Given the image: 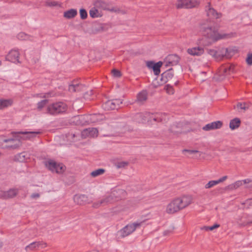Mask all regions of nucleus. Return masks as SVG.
Returning <instances> with one entry per match:
<instances>
[{
    "instance_id": "26",
    "label": "nucleus",
    "mask_w": 252,
    "mask_h": 252,
    "mask_svg": "<svg viewBox=\"0 0 252 252\" xmlns=\"http://www.w3.org/2000/svg\"><path fill=\"white\" fill-rule=\"evenodd\" d=\"M90 115H81L78 116L77 118L79 121V124L82 125H85L91 124L90 123Z\"/></svg>"
},
{
    "instance_id": "20",
    "label": "nucleus",
    "mask_w": 252,
    "mask_h": 252,
    "mask_svg": "<svg viewBox=\"0 0 252 252\" xmlns=\"http://www.w3.org/2000/svg\"><path fill=\"white\" fill-rule=\"evenodd\" d=\"M18 189H10L6 191L1 192L0 196L3 199H8L14 197L18 193Z\"/></svg>"
},
{
    "instance_id": "18",
    "label": "nucleus",
    "mask_w": 252,
    "mask_h": 252,
    "mask_svg": "<svg viewBox=\"0 0 252 252\" xmlns=\"http://www.w3.org/2000/svg\"><path fill=\"white\" fill-rule=\"evenodd\" d=\"M174 74L172 69H169L167 71L162 73L160 77V81L161 84H164L167 82L169 80L171 79L173 77Z\"/></svg>"
},
{
    "instance_id": "57",
    "label": "nucleus",
    "mask_w": 252,
    "mask_h": 252,
    "mask_svg": "<svg viewBox=\"0 0 252 252\" xmlns=\"http://www.w3.org/2000/svg\"><path fill=\"white\" fill-rule=\"evenodd\" d=\"M202 229L206 231H208L210 230V226H204Z\"/></svg>"
},
{
    "instance_id": "28",
    "label": "nucleus",
    "mask_w": 252,
    "mask_h": 252,
    "mask_svg": "<svg viewBox=\"0 0 252 252\" xmlns=\"http://www.w3.org/2000/svg\"><path fill=\"white\" fill-rule=\"evenodd\" d=\"M147 98V94L146 92L142 91L137 94L136 101L140 103H142L146 101Z\"/></svg>"
},
{
    "instance_id": "39",
    "label": "nucleus",
    "mask_w": 252,
    "mask_h": 252,
    "mask_svg": "<svg viewBox=\"0 0 252 252\" xmlns=\"http://www.w3.org/2000/svg\"><path fill=\"white\" fill-rule=\"evenodd\" d=\"M48 103V100L47 99H44L39 102L37 103V109L39 110H41Z\"/></svg>"
},
{
    "instance_id": "27",
    "label": "nucleus",
    "mask_w": 252,
    "mask_h": 252,
    "mask_svg": "<svg viewBox=\"0 0 252 252\" xmlns=\"http://www.w3.org/2000/svg\"><path fill=\"white\" fill-rule=\"evenodd\" d=\"M90 123H97L102 119V116L97 114H90Z\"/></svg>"
},
{
    "instance_id": "31",
    "label": "nucleus",
    "mask_w": 252,
    "mask_h": 252,
    "mask_svg": "<svg viewBox=\"0 0 252 252\" xmlns=\"http://www.w3.org/2000/svg\"><path fill=\"white\" fill-rule=\"evenodd\" d=\"M40 245L41 243L40 242H34L27 246L25 247V250L26 251H28V250H33L38 248Z\"/></svg>"
},
{
    "instance_id": "52",
    "label": "nucleus",
    "mask_w": 252,
    "mask_h": 252,
    "mask_svg": "<svg viewBox=\"0 0 252 252\" xmlns=\"http://www.w3.org/2000/svg\"><path fill=\"white\" fill-rule=\"evenodd\" d=\"M156 64L154 62L152 61H148L147 62V66L150 68L153 69V66Z\"/></svg>"
},
{
    "instance_id": "48",
    "label": "nucleus",
    "mask_w": 252,
    "mask_h": 252,
    "mask_svg": "<svg viewBox=\"0 0 252 252\" xmlns=\"http://www.w3.org/2000/svg\"><path fill=\"white\" fill-rule=\"evenodd\" d=\"M242 181V185L243 184H251L250 185H248L247 186V188H252V181L251 180L249 179H246L243 180H241Z\"/></svg>"
},
{
    "instance_id": "8",
    "label": "nucleus",
    "mask_w": 252,
    "mask_h": 252,
    "mask_svg": "<svg viewBox=\"0 0 252 252\" xmlns=\"http://www.w3.org/2000/svg\"><path fill=\"white\" fill-rule=\"evenodd\" d=\"M122 103L121 99L109 100L102 104V107L105 110H114L118 109Z\"/></svg>"
},
{
    "instance_id": "10",
    "label": "nucleus",
    "mask_w": 252,
    "mask_h": 252,
    "mask_svg": "<svg viewBox=\"0 0 252 252\" xmlns=\"http://www.w3.org/2000/svg\"><path fill=\"white\" fill-rule=\"evenodd\" d=\"M176 198L181 210L188 207L192 201V197L190 195H183Z\"/></svg>"
},
{
    "instance_id": "6",
    "label": "nucleus",
    "mask_w": 252,
    "mask_h": 252,
    "mask_svg": "<svg viewBox=\"0 0 252 252\" xmlns=\"http://www.w3.org/2000/svg\"><path fill=\"white\" fill-rule=\"evenodd\" d=\"M236 50L232 47L220 48L217 50V59H221L223 57L230 58L235 53Z\"/></svg>"
},
{
    "instance_id": "40",
    "label": "nucleus",
    "mask_w": 252,
    "mask_h": 252,
    "mask_svg": "<svg viewBox=\"0 0 252 252\" xmlns=\"http://www.w3.org/2000/svg\"><path fill=\"white\" fill-rule=\"evenodd\" d=\"M80 18L83 19H86L87 18L88 14L86 10L85 9H81L79 11Z\"/></svg>"
},
{
    "instance_id": "32",
    "label": "nucleus",
    "mask_w": 252,
    "mask_h": 252,
    "mask_svg": "<svg viewBox=\"0 0 252 252\" xmlns=\"http://www.w3.org/2000/svg\"><path fill=\"white\" fill-rule=\"evenodd\" d=\"M90 15L92 18H97L101 16L98 10L94 7L91 9L89 11Z\"/></svg>"
},
{
    "instance_id": "5",
    "label": "nucleus",
    "mask_w": 252,
    "mask_h": 252,
    "mask_svg": "<svg viewBox=\"0 0 252 252\" xmlns=\"http://www.w3.org/2000/svg\"><path fill=\"white\" fill-rule=\"evenodd\" d=\"M45 165L52 172L57 173H62L65 170V166L62 163H57L51 159L45 161Z\"/></svg>"
},
{
    "instance_id": "55",
    "label": "nucleus",
    "mask_w": 252,
    "mask_h": 252,
    "mask_svg": "<svg viewBox=\"0 0 252 252\" xmlns=\"http://www.w3.org/2000/svg\"><path fill=\"white\" fill-rule=\"evenodd\" d=\"M227 177L226 176H223L222 177L220 178L218 180H216L218 184L220 182H222L224 181H225L227 179Z\"/></svg>"
},
{
    "instance_id": "16",
    "label": "nucleus",
    "mask_w": 252,
    "mask_h": 252,
    "mask_svg": "<svg viewBox=\"0 0 252 252\" xmlns=\"http://www.w3.org/2000/svg\"><path fill=\"white\" fill-rule=\"evenodd\" d=\"M204 52V48L201 46H196L189 48L187 50V53L193 56H200L203 54Z\"/></svg>"
},
{
    "instance_id": "1",
    "label": "nucleus",
    "mask_w": 252,
    "mask_h": 252,
    "mask_svg": "<svg viewBox=\"0 0 252 252\" xmlns=\"http://www.w3.org/2000/svg\"><path fill=\"white\" fill-rule=\"evenodd\" d=\"M40 133L39 131H20L16 133L14 138L5 139L3 141L7 143L5 147L10 149H16L21 145V140H31Z\"/></svg>"
},
{
    "instance_id": "43",
    "label": "nucleus",
    "mask_w": 252,
    "mask_h": 252,
    "mask_svg": "<svg viewBox=\"0 0 252 252\" xmlns=\"http://www.w3.org/2000/svg\"><path fill=\"white\" fill-rule=\"evenodd\" d=\"M96 6L100 7L102 9L105 10L107 9V5L106 3L103 1H97L96 3Z\"/></svg>"
},
{
    "instance_id": "37",
    "label": "nucleus",
    "mask_w": 252,
    "mask_h": 252,
    "mask_svg": "<svg viewBox=\"0 0 252 252\" xmlns=\"http://www.w3.org/2000/svg\"><path fill=\"white\" fill-rule=\"evenodd\" d=\"M242 186V181H237L234 183L233 184H232L228 186V188L230 189H236L239 187Z\"/></svg>"
},
{
    "instance_id": "36",
    "label": "nucleus",
    "mask_w": 252,
    "mask_h": 252,
    "mask_svg": "<svg viewBox=\"0 0 252 252\" xmlns=\"http://www.w3.org/2000/svg\"><path fill=\"white\" fill-rule=\"evenodd\" d=\"M17 37L19 39L23 40H31V36L26 34L24 32H20L17 35Z\"/></svg>"
},
{
    "instance_id": "44",
    "label": "nucleus",
    "mask_w": 252,
    "mask_h": 252,
    "mask_svg": "<svg viewBox=\"0 0 252 252\" xmlns=\"http://www.w3.org/2000/svg\"><path fill=\"white\" fill-rule=\"evenodd\" d=\"M237 107L238 108H240L242 110H246L248 109V106L247 104L245 103H238L237 104Z\"/></svg>"
},
{
    "instance_id": "51",
    "label": "nucleus",
    "mask_w": 252,
    "mask_h": 252,
    "mask_svg": "<svg viewBox=\"0 0 252 252\" xmlns=\"http://www.w3.org/2000/svg\"><path fill=\"white\" fill-rule=\"evenodd\" d=\"M183 152H188L189 155L198 153V151L197 150H184Z\"/></svg>"
},
{
    "instance_id": "58",
    "label": "nucleus",
    "mask_w": 252,
    "mask_h": 252,
    "mask_svg": "<svg viewBox=\"0 0 252 252\" xmlns=\"http://www.w3.org/2000/svg\"><path fill=\"white\" fill-rule=\"evenodd\" d=\"M168 93H170V94H172L173 93L172 87H169V90L168 91Z\"/></svg>"
},
{
    "instance_id": "33",
    "label": "nucleus",
    "mask_w": 252,
    "mask_h": 252,
    "mask_svg": "<svg viewBox=\"0 0 252 252\" xmlns=\"http://www.w3.org/2000/svg\"><path fill=\"white\" fill-rule=\"evenodd\" d=\"M81 85L79 83H76L70 85L68 87V90L71 92H74L79 91Z\"/></svg>"
},
{
    "instance_id": "2",
    "label": "nucleus",
    "mask_w": 252,
    "mask_h": 252,
    "mask_svg": "<svg viewBox=\"0 0 252 252\" xmlns=\"http://www.w3.org/2000/svg\"><path fill=\"white\" fill-rule=\"evenodd\" d=\"M201 30L202 34L210 41V44L222 39L231 38L235 35L232 32L227 34L219 33L217 29L212 27L203 26Z\"/></svg>"
},
{
    "instance_id": "45",
    "label": "nucleus",
    "mask_w": 252,
    "mask_h": 252,
    "mask_svg": "<svg viewBox=\"0 0 252 252\" xmlns=\"http://www.w3.org/2000/svg\"><path fill=\"white\" fill-rule=\"evenodd\" d=\"M45 4L49 7H54L59 5L58 2L56 1L46 2Z\"/></svg>"
},
{
    "instance_id": "38",
    "label": "nucleus",
    "mask_w": 252,
    "mask_h": 252,
    "mask_svg": "<svg viewBox=\"0 0 252 252\" xmlns=\"http://www.w3.org/2000/svg\"><path fill=\"white\" fill-rule=\"evenodd\" d=\"M79 136L78 134L75 133H68L66 135V137L70 142H74L76 141L75 139V137H77Z\"/></svg>"
},
{
    "instance_id": "49",
    "label": "nucleus",
    "mask_w": 252,
    "mask_h": 252,
    "mask_svg": "<svg viewBox=\"0 0 252 252\" xmlns=\"http://www.w3.org/2000/svg\"><path fill=\"white\" fill-rule=\"evenodd\" d=\"M113 75L115 77H119L121 76V73L120 71L116 69H114L112 71Z\"/></svg>"
},
{
    "instance_id": "7",
    "label": "nucleus",
    "mask_w": 252,
    "mask_h": 252,
    "mask_svg": "<svg viewBox=\"0 0 252 252\" xmlns=\"http://www.w3.org/2000/svg\"><path fill=\"white\" fill-rule=\"evenodd\" d=\"M115 195V192H113L108 196L102 197L99 201L94 202L93 207L94 208H98L101 206H104L109 203H112L114 201L113 197Z\"/></svg>"
},
{
    "instance_id": "3",
    "label": "nucleus",
    "mask_w": 252,
    "mask_h": 252,
    "mask_svg": "<svg viewBox=\"0 0 252 252\" xmlns=\"http://www.w3.org/2000/svg\"><path fill=\"white\" fill-rule=\"evenodd\" d=\"M67 109V105L63 102L60 101L49 105L47 110L48 113L55 115L65 112Z\"/></svg>"
},
{
    "instance_id": "19",
    "label": "nucleus",
    "mask_w": 252,
    "mask_h": 252,
    "mask_svg": "<svg viewBox=\"0 0 252 252\" xmlns=\"http://www.w3.org/2000/svg\"><path fill=\"white\" fill-rule=\"evenodd\" d=\"M222 125V122L220 121L214 122L206 125L203 127V129L205 131H209L220 128L221 127Z\"/></svg>"
},
{
    "instance_id": "13",
    "label": "nucleus",
    "mask_w": 252,
    "mask_h": 252,
    "mask_svg": "<svg viewBox=\"0 0 252 252\" xmlns=\"http://www.w3.org/2000/svg\"><path fill=\"white\" fill-rule=\"evenodd\" d=\"M181 210L176 198L172 200L167 205L166 212L168 214H174Z\"/></svg>"
},
{
    "instance_id": "54",
    "label": "nucleus",
    "mask_w": 252,
    "mask_h": 252,
    "mask_svg": "<svg viewBox=\"0 0 252 252\" xmlns=\"http://www.w3.org/2000/svg\"><path fill=\"white\" fill-rule=\"evenodd\" d=\"M31 197L32 199H37L40 197V194L38 193H33L31 195Z\"/></svg>"
},
{
    "instance_id": "60",
    "label": "nucleus",
    "mask_w": 252,
    "mask_h": 252,
    "mask_svg": "<svg viewBox=\"0 0 252 252\" xmlns=\"http://www.w3.org/2000/svg\"><path fill=\"white\" fill-rule=\"evenodd\" d=\"M1 61H0V65H1Z\"/></svg>"
},
{
    "instance_id": "50",
    "label": "nucleus",
    "mask_w": 252,
    "mask_h": 252,
    "mask_svg": "<svg viewBox=\"0 0 252 252\" xmlns=\"http://www.w3.org/2000/svg\"><path fill=\"white\" fill-rule=\"evenodd\" d=\"M246 62L249 65H252V54H249L248 55Z\"/></svg>"
},
{
    "instance_id": "22",
    "label": "nucleus",
    "mask_w": 252,
    "mask_h": 252,
    "mask_svg": "<svg viewBox=\"0 0 252 252\" xmlns=\"http://www.w3.org/2000/svg\"><path fill=\"white\" fill-rule=\"evenodd\" d=\"M30 158V155L28 153L23 152L15 156V160L19 162H25Z\"/></svg>"
},
{
    "instance_id": "15",
    "label": "nucleus",
    "mask_w": 252,
    "mask_h": 252,
    "mask_svg": "<svg viewBox=\"0 0 252 252\" xmlns=\"http://www.w3.org/2000/svg\"><path fill=\"white\" fill-rule=\"evenodd\" d=\"M19 53L17 50H12L6 57V60L13 63H19Z\"/></svg>"
},
{
    "instance_id": "14",
    "label": "nucleus",
    "mask_w": 252,
    "mask_h": 252,
    "mask_svg": "<svg viewBox=\"0 0 252 252\" xmlns=\"http://www.w3.org/2000/svg\"><path fill=\"white\" fill-rule=\"evenodd\" d=\"M98 130L96 128H88L82 131L81 136L83 138H86L87 137H96L98 135Z\"/></svg>"
},
{
    "instance_id": "35",
    "label": "nucleus",
    "mask_w": 252,
    "mask_h": 252,
    "mask_svg": "<svg viewBox=\"0 0 252 252\" xmlns=\"http://www.w3.org/2000/svg\"><path fill=\"white\" fill-rule=\"evenodd\" d=\"M105 172V170L102 168H99L92 171L91 173V175L93 177H97L99 175L103 174Z\"/></svg>"
},
{
    "instance_id": "25",
    "label": "nucleus",
    "mask_w": 252,
    "mask_h": 252,
    "mask_svg": "<svg viewBox=\"0 0 252 252\" xmlns=\"http://www.w3.org/2000/svg\"><path fill=\"white\" fill-rule=\"evenodd\" d=\"M207 15L212 18L218 19L221 17V14L217 12L214 8L209 7L208 9Z\"/></svg>"
},
{
    "instance_id": "21",
    "label": "nucleus",
    "mask_w": 252,
    "mask_h": 252,
    "mask_svg": "<svg viewBox=\"0 0 252 252\" xmlns=\"http://www.w3.org/2000/svg\"><path fill=\"white\" fill-rule=\"evenodd\" d=\"M149 116V112L139 113L135 114L134 119L137 123H144L147 122L146 118Z\"/></svg>"
},
{
    "instance_id": "17",
    "label": "nucleus",
    "mask_w": 252,
    "mask_h": 252,
    "mask_svg": "<svg viewBox=\"0 0 252 252\" xmlns=\"http://www.w3.org/2000/svg\"><path fill=\"white\" fill-rule=\"evenodd\" d=\"M74 202L79 205L90 203L88 196L84 194L75 195L73 198Z\"/></svg>"
},
{
    "instance_id": "41",
    "label": "nucleus",
    "mask_w": 252,
    "mask_h": 252,
    "mask_svg": "<svg viewBox=\"0 0 252 252\" xmlns=\"http://www.w3.org/2000/svg\"><path fill=\"white\" fill-rule=\"evenodd\" d=\"M218 184V183L216 180H212L209 181L205 186L206 189L211 188L214 186Z\"/></svg>"
},
{
    "instance_id": "23",
    "label": "nucleus",
    "mask_w": 252,
    "mask_h": 252,
    "mask_svg": "<svg viewBox=\"0 0 252 252\" xmlns=\"http://www.w3.org/2000/svg\"><path fill=\"white\" fill-rule=\"evenodd\" d=\"M13 103L12 99H0V110L11 106Z\"/></svg>"
},
{
    "instance_id": "47",
    "label": "nucleus",
    "mask_w": 252,
    "mask_h": 252,
    "mask_svg": "<svg viewBox=\"0 0 252 252\" xmlns=\"http://www.w3.org/2000/svg\"><path fill=\"white\" fill-rule=\"evenodd\" d=\"M128 164V162L126 161H121L119 162L116 164V166L118 168H121L125 167Z\"/></svg>"
},
{
    "instance_id": "59",
    "label": "nucleus",
    "mask_w": 252,
    "mask_h": 252,
    "mask_svg": "<svg viewBox=\"0 0 252 252\" xmlns=\"http://www.w3.org/2000/svg\"><path fill=\"white\" fill-rule=\"evenodd\" d=\"M89 252H98V251L97 250H93V251Z\"/></svg>"
},
{
    "instance_id": "34",
    "label": "nucleus",
    "mask_w": 252,
    "mask_h": 252,
    "mask_svg": "<svg viewBox=\"0 0 252 252\" xmlns=\"http://www.w3.org/2000/svg\"><path fill=\"white\" fill-rule=\"evenodd\" d=\"M162 63L161 62H158L153 66V69L155 75H157L160 73V67L162 65Z\"/></svg>"
},
{
    "instance_id": "12",
    "label": "nucleus",
    "mask_w": 252,
    "mask_h": 252,
    "mask_svg": "<svg viewBox=\"0 0 252 252\" xmlns=\"http://www.w3.org/2000/svg\"><path fill=\"white\" fill-rule=\"evenodd\" d=\"M149 116L147 117V122L152 123L155 122L165 121L166 119V115L165 113L151 114L149 113Z\"/></svg>"
},
{
    "instance_id": "29",
    "label": "nucleus",
    "mask_w": 252,
    "mask_h": 252,
    "mask_svg": "<svg viewBox=\"0 0 252 252\" xmlns=\"http://www.w3.org/2000/svg\"><path fill=\"white\" fill-rule=\"evenodd\" d=\"M240 120L238 118H235L230 121L229 123V127L231 129H235L238 128L240 125Z\"/></svg>"
},
{
    "instance_id": "46",
    "label": "nucleus",
    "mask_w": 252,
    "mask_h": 252,
    "mask_svg": "<svg viewBox=\"0 0 252 252\" xmlns=\"http://www.w3.org/2000/svg\"><path fill=\"white\" fill-rule=\"evenodd\" d=\"M174 229V227L173 226H171L169 229L165 230L163 232V235L164 236H167L169 235L170 234H172L173 232V230Z\"/></svg>"
},
{
    "instance_id": "11",
    "label": "nucleus",
    "mask_w": 252,
    "mask_h": 252,
    "mask_svg": "<svg viewBox=\"0 0 252 252\" xmlns=\"http://www.w3.org/2000/svg\"><path fill=\"white\" fill-rule=\"evenodd\" d=\"M179 60L180 57L177 55H169L165 58L164 63L166 66H173L177 64Z\"/></svg>"
},
{
    "instance_id": "53",
    "label": "nucleus",
    "mask_w": 252,
    "mask_h": 252,
    "mask_svg": "<svg viewBox=\"0 0 252 252\" xmlns=\"http://www.w3.org/2000/svg\"><path fill=\"white\" fill-rule=\"evenodd\" d=\"M93 94V91H90L89 92H87L84 94V97L86 99H91V98L90 97V95H91Z\"/></svg>"
},
{
    "instance_id": "56",
    "label": "nucleus",
    "mask_w": 252,
    "mask_h": 252,
    "mask_svg": "<svg viewBox=\"0 0 252 252\" xmlns=\"http://www.w3.org/2000/svg\"><path fill=\"white\" fill-rule=\"evenodd\" d=\"M220 226L219 224H215L213 226H210V230H213L215 228H218Z\"/></svg>"
},
{
    "instance_id": "30",
    "label": "nucleus",
    "mask_w": 252,
    "mask_h": 252,
    "mask_svg": "<svg viewBox=\"0 0 252 252\" xmlns=\"http://www.w3.org/2000/svg\"><path fill=\"white\" fill-rule=\"evenodd\" d=\"M222 70L225 74H230L234 71L233 65H227L222 67Z\"/></svg>"
},
{
    "instance_id": "9",
    "label": "nucleus",
    "mask_w": 252,
    "mask_h": 252,
    "mask_svg": "<svg viewBox=\"0 0 252 252\" xmlns=\"http://www.w3.org/2000/svg\"><path fill=\"white\" fill-rule=\"evenodd\" d=\"M199 4L197 0H178L176 3L178 8H191Z\"/></svg>"
},
{
    "instance_id": "24",
    "label": "nucleus",
    "mask_w": 252,
    "mask_h": 252,
    "mask_svg": "<svg viewBox=\"0 0 252 252\" xmlns=\"http://www.w3.org/2000/svg\"><path fill=\"white\" fill-rule=\"evenodd\" d=\"M77 14V11L75 9H70L63 13V16L67 19H71L75 17Z\"/></svg>"
},
{
    "instance_id": "42",
    "label": "nucleus",
    "mask_w": 252,
    "mask_h": 252,
    "mask_svg": "<svg viewBox=\"0 0 252 252\" xmlns=\"http://www.w3.org/2000/svg\"><path fill=\"white\" fill-rule=\"evenodd\" d=\"M207 53L209 55L217 59V50L213 49H207Z\"/></svg>"
},
{
    "instance_id": "4",
    "label": "nucleus",
    "mask_w": 252,
    "mask_h": 252,
    "mask_svg": "<svg viewBox=\"0 0 252 252\" xmlns=\"http://www.w3.org/2000/svg\"><path fill=\"white\" fill-rule=\"evenodd\" d=\"M143 221L135 222L128 224L118 231V234L122 238L125 237L134 232L137 227L140 226Z\"/></svg>"
}]
</instances>
